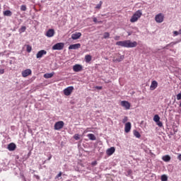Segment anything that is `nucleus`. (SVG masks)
<instances>
[{
  "label": "nucleus",
  "instance_id": "f03ea898",
  "mask_svg": "<svg viewBox=\"0 0 181 181\" xmlns=\"http://www.w3.org/2000/svg\"><path fill=\"white\" fill-rule=\"evenodd\" d=\"M142 16V11L138 10L135 12V13L132 16V18L130 19V22H136L139 18Z\"/></svg>",
  "mask_w": 181,
  "mask_h": 181
},
{
  "label": "nucleus",
  "instance_id": "de8ad7c7",
  "mask_svg": "<svg viewBox=\"0 0 181 181\" xmlns=\"http://www.w3.org/2000/svg\"><path fill=\"white\" fill-rule=\"evenodd\" d=\"M170 45H175V42H171L170 44L167 45V47H168V46H170Z\"/></svg>",
  "mask_w": 181,
  "mask_h": 181
},
{
  "label": "nucleus",
  "instance_id": "f704fd0d",
  "mask_svg": "<svg viewBox=\"0 0 181 181\" xmlns=\"http://www.w3.org/2000/svg\"><path fill=\"white\" fill-rule=\"evenodd\" d=\"M177 100L178 101L181 100V92L177 95Z\"/></svg>",
  "mask_w": 181,
  "mask_h": 181
},
{
  "label": "nucleus",
  "instance_id": "f257e3e1",
  "mask_svg": "<svg viewBox=\"0 0 181 181\" xmlns=\"http://www.w3.org/2000/svg\"><path fill=\"white\" fill-rule=\"evenodd\" d=\"M117 46H121V47L132 48L138 46V42L136 41L131 42V40L118 41L116 42Z\"/></svg>",
  "mask_w": 181,
  "mask_h": 181
},
{
  "label": "nucleus",
  "instance_id": "f8f14e48",
  "mask_svg": "<svg viewBox=\"0 0 181 181\" xmlns=\"http://www.w3.org/2000/svg\"><path fill=\"white\" fill-rule=\"evenodd\" d=\"M23 77H28V76H30L32 74V70L28 69L22 71L21 73Z\"/></svg>",
  "mask_w": 181,
  "mask_h": 181
},
{
  "label": "nucleus",
  "instance_id": "2eb2a0df",
  "mask_svg": "<svg viewBox=\"0 0 181 181\" xmlns=\"http://www.w3.org/2000/svg\"><path fill=\"white\" fill-rule=\"evenodd\" d=\"M7 149H8V151H15V149H16V144H15L14 143H10L8 145Z\"/></svg>",
  "mask_w": 181,
  "mask_h": 181
},
{
  "label": "nucleus",
  "instance_id": "bb28decb",
  "mask_svg": "<svg viewBox=\"0 0 181 181\" xmlns=\"http://www.w3.org/2000/svg\"><path fill=\"white\" fill-rule=\"evenodd\" d=\"M25 30H26V27L23 26L19 29V32L20 33H23V32H25Z\"/></svg>",
  "mask_w": 181,
  "mask_h": 181
},
{
  "label": "nucleus",
  "instance_id": "4468645a",
  "mask_svg": "<svg viewBox=\"0 0 181 181\" xmlns=\"http://www.w3.org/2000/svg\"><path fill=\"white\" fill-rule=\"evenodd\" d=\"M115 152V147H111L110 148H107L106 151V153L107 156H111Z\"/></svg>",
  "mask_w": 181,
  "mask_h": 181
},
{
  "label": "nucleus",
  "instance_id": "7ed1b4c3",
  "mask_svg": "<svg viewBox=\"0 0 181 181\" xmlns=\"http://www.w3.org/2000/svg\"><path fill=\"white\" fill-rule=\"evenodd\" d=\"M52 50H63L64 49V43L58 42L54 45L52 47Z\"/></svg>",
  "mask_w": 181,
  "mask_h": 181
},
{
  "label": "nucleus",
  "instance_id": "4be33fe9",
  "mask_svg": "<svg viewBox=\"0 0 181 181\" xmlns=\"http://www.w3.org/2000/svg\"><path fill=\"white\" fill-rule=\"evenodd\" d=\"M3 13L4 16H12V11L10 10H6Z\"/></svg>",
  "mask_w": 181,
  "mask_h": 181
},
{
  "label": "nucleus",
  "instance_id": "20e7f679",
  "mask_svg": "<svg viewBox=\"0 0 181 181\" xmlns=\"http://www.w3.org/2000/svg\"><path fill=\"white\" fill-rule=\"evenodd\" d=\"M74 90V87H73V86H69V87L66 88L64 90V95H66V96L71 95V93H73Z\"/></svg>",
  "mask_w": 181,
  "mask_h": 181
},
{
  "label": "nucleus",
  "instance_id": "49530a36",
  "mask_svg": "<svg viewBox=\"0 0 181 181\" xmlns=\"http://www.w3.org/2000/svg\"><path fill=\"white\" fill-rule=\"evenodd\" d=\"M52 154H50V155H49V157L48 159H47V160H50V159H52Z\"/></svg>",
  "mask_w": 181,
  "mask_h": 181
},
{
  "label": "nucleus",
  "instance_id": "dca6fc26",
  "mask_svg": "<svg viewBox=\"0 0 181 181\" xmlns=\"http://www.w3.org/2000/svg\"><path fill=\"white\" fill-rule=\"evenodd\" d=\"M131 122H127L125 124L124 126V132H126L127 134H128V132H129L131 131Z\"/></svg>",
  "mask_w": 181,
  "mask_h": 181
},
{
  "label": "nucleus",
  "instance_id": "4c0bfd02",
  "mask_svg": "<svg viewBox=\"0 0 181 181\" xmlns=\"http://www.w3.org/2000/svg\"><path fill=\"white\" fill-rule=\"evenodd\" d=\"M34 177H35V179H37V180H39L40 179V177L37 175H34Z\"/></svg>",
  "mask_w": 181,
  "mask_h": 181
},
{
  "label": "nucleus",
  "instance_id": "9b49d317",
  "mask_svg": "<svg viewBox=\"0 0 181 181\" xmlns=\"http://www.w3.org/2000/svg\"><path fill=\"white\" fill-rule=\"evenodd\" d=\"M73 70L74 71H75L76 73H78V71H81V70H83V66L80 65V64H75L73 66Z\"/></svg>",
  "mask_w": 181,
  "mask_h": 181
},
{
  "label": "nucleus",
  "instance_id": "c756f323",
  "mask_svg": "<svg viewBox=\"0 0 181 181\" xmlns=\"http://www.w3.org/2000/svg\"><path fill=\"white\" fill-rule=\"evenodd\" d=\"M103 37H104V39H108V37H110V33H105L103 34Z\"/></svg>",
  "mask_w": 181,
  "mask_h": 181
},
{
  "label": "nucleus",
  "instance_id": "473e14b6",
  "mask_svg": "<svg viewBox=\"0 0 181 181\" xmlns=\"http://www.w3.org/2000/svg\"><path fill=\"white\" fill-rule=\"evenodd\" d=\"M62 173L59 172L58 175H56L55 179H59V177H62Z\"/></svg>",
  "mask_w": 181,
  "mask_h": 181
},
{
  "label": "nucleus",
  "instance_id": "cd10ccee",
  "mask_svg": "<svg viewBox=\"0 0 181 181\" xmlns=\"http://www.w3.org/2000/svg\"><path fill=\"white\" fill-rule=\"evenodd\" d=\"M27 9L26 5H22L21 6V11H22L23 12H25Z\"/></svg>",
  "mask_w": 181,
  "mask_h": 181
},
{
  "label": "nucleus",
  "instance_id": "c85d7f7f",
  "mask_svg": "<svg viewBox=\"0 0 181 181\" xmlns=\"http://www.w3.org/2000/svg\"><path fill=\"white\" fill-rule=\"evenodd\" d=\"M161 180L162 181H168V176H166L165 175H163L161 176Z\"/></svg>",
  "mask_w": 181,
  "mask_h": 181
},
{
  "label": "nucleus",
  "instance_id": "e433bc0d",
  "mask_svg": "<svg viewBox=\"0 0 181 181\" xmlns=\"http://www.w3.org/2000/svg\"><path fill=\"white\" fill-rule=\"evenodd\" d=\"M173 35H174V36H177L178 35H180L179 31H174Z\"/></svg>",
  "mask_w": 181,
  "mask_h": 181
},
{
  "label": "nucleus",
  "instance_id": "79ce46f5",
  "mask_svg": "<svg viewBox=\"0 0 181 181\" xmlns=\"http://www.w3.org/2000/svg\"><path fill=\"white\" fill-rule=\"evenodd\" d=\"M90 128H87L85 131H84V134H87V132H90Z\"/></svg>",
  "mask_w": 181,
  "mask_h": 181
},
{
  "label": "nucleus",
  "instance_id": "a19ab883",
  "mask_svg": "<svg viewBox=\"0 0 181 181\" xmlns=\"http://www.w3.org/2000/svg\"><path fill=\"white\" fill-rule=\"evenodd\" d=\"M97 90H103V86H96Z\"/></svg>",
  "mask_w": 181,
  "mask_h": 181
},
{
  "label": "nucleus",
  "instance_id": "6e6552de",
  "mask_svg": "<svg viewBox=\"0 0 181 181\" xmlns=\"http://www.w3.org/2000/svg\"><path fill=\"white\" fill-rule=\"evenodd\" d=\"M156 22H158V23H162L163 22V14L159 13L156 16Z\"/></svg>",
  "mask_w": 181,
  "mask_h": 181
},
{
  "label": "nucleus",
  "instance_id": "7c9ffc66",
  "mask_svg": "<svg viewBox=\"0 0 181 181\" xmlns=\"http://www.w3.org/2000/svg\"><path fill=\"white\" fill-rule=\"evenodd\" d=\"M74 139L76 140V141H78V139H80V135H78V134H76L74 136Z\"/></svg>",
  "mask_w": 181,
  "mask_h": 181
},
{
  "label": "nucleus",
  "instance_id": "09e8293b",
  "mask_svg": "<svg viewBox=\"0 0 181 181\" xmlns=\"http://www.w3.org/2000/svg\"><path fill=\"white\" fill-rule=\"evenodd\" d=\"M178 34H179V35H181V29L179 30Z\"/></svg>",
  "mask_w": 181,
  "mask_h": 181
},
{
  "label": "nucleus",
  "instance_id": "1a4fd4ad",
  "mask_svg": "<svg viewBox=\"0 0 181 181\" xmlns=\"http://www.w3.org/2000/svg\"><path fill=\"white\" fill-rule=\"evenodd\" d=\"M81 47V44L78 43V44H74L71 45L69 47V50H76V49H80Z\"/></svg>",
  "mask_w": 181,
  "mask_h": 181
},
{
  "label": "nucleus",
  "instance_id": "f3484780",
  "mask_svg": "<svg viewBox=\"0 0 181 181\" xmlns=\"http://www.w3.org/2000/svg\"><path fill=\"white\" fill-rule=\"evenodd\" d=\"M46 36H47V37H53V36H54V30L53 29L48 30L46 33Z\"/></svg>",
  "mask_w": 181,
  "mask_h": 181
},
{
  "label": "nucleus",
  "instance_id": "0eeeda50",
  "mask_svg": "<svg viewBox=\"0 0 181 181\" xmlns=\"http://www.w3.org/2000/svg\"><path fill=\"white\" fill-rule=\"evenodd\" d=\"M45 54H47V52L45 49H41L37 53L36 57L37 59H42Z\"/></svg>",
  "mask_w": 181,
  "mask_h": 181
},
{
  "label": "nucleus",
  "instance_id": "37998d69",
  "mask_svg": "<svg viewBox=\"0 0 181 181\" xmlns=\"http://www.w3.org/2000/svg\"><path fill=\"white\" fill-rule=\"evenodd\" d=\"M177 159H178L179 160H181V154H179V155H178Z\"/></svg>",
  "mask_w": 181,
  "mask_h": 181
},
{
  "label": "nucleus",
  "instance_id": "393cba45",
  "mask_svg": "<svg viewBox=\"0 0 181 181\" xmlns=\"http://www.w3.org/2000/svg\"><path fill=\"white\" fill-rule=\"evenodd\" d=\"M134 135L136 138H141V134H139L138 131H134Z\"/></svg>",
  "mask_w": 181,
  "mask_h": 181
},
{
  "label": "nucleus",
  "instance_id": "a18cd8bd",
  "mask_svg": "<svg viewBox=\"0 0 181 181\" xmlns=\"http://www.w3.org/2000/svg\"><path fill=\"white\" fill-rule=\"evenodd\" d=\"M93 22H95V23H97V18H93Z\"/></svg>",
  "mask_w": 181,
  "mask_h": 181
},
{
  "label": "nucleus",
  "instance_id": "9d476101",
  "mask_svg": "<svg viewBox=\"0 0 181 181\" xmlns=\"http://www.w3.org/2000/svg\"><path fill=\"white\" fill-rule=\"evenodd\" d=\"M122 107H124L125 110H129L131 108V103L127 100H123L121 102Z\"/></svg>",
  "mask_w": 181,
  "mask_h": 181
},
{
  "label": "nucleus",
  "instance_id": "423d86ee",
  "mask_svg": "<svg viewBox=\"0 0 181 181\" xmlns=\"http://www.w3.org/2000/svg\"><path fill=\"white\" fill-rule=\"evenodd\" d=\"M116 56L117 58H115V57L113 58V60H112L113 63H117V62H122L125 57L124 55H121L120 54H117Z\"/></svg>",
  "mask_w": 181,
  "mask_h": 181
},
{
  "label": "nucleus",
  "instance_id": "aec40b11",
  "mask_svg": "<svg viewBox=\"0 0 181 181\" xmlns=\"http://www.w3.org/2000/svg\"><path fill=\"white\" fill-rule=\"evenodd\" d=\"M54 76V72H52L50 74H44V78H52Z\"/></svg>",
  "mask_w": 181,
  "mask_h": 181
},
{
  "label": "nucleus",
  "instance_id": "58836bf2",
  "mask_svg": "<svg viewBox=\"0 0 181 181\" xmlns=\"http://www.w3.org/2000/svg\"><path fill=\"white\" fill-rule=\"evenodd\" d=\"M97 161H93V162H92L91 163V165H92V166H95V165H97Z\"/></svg>",
  "mask_w": 181,
  "mask_h": 181
},
{
  "label": "nucleus",
  "instance_id": "c03bdc74",
  "mask_svg": "<svg viewBox=\"0 0 181 181\" xmlns=\"http://www.w3.org/2000/svg\"><path fill=\"white\" fill-rule=\"evenodd\" d=\"M115 40H119V37L116 36V37H115Z\"/></svg>",
  "mask_w": 181,
  "mask_h": 181
},
{
  "label": "nucleus",
  "instance_id": "ddd939ff",
  "mask_svg": "<svg viewBox=\"0 0 181 181\" xmlns=\"http://www.w3.org/2000/svg\"><path fill=\"white\" fill-rule=\"evenodd\" d=\"M81 37V33H75L71 35V39L73 40H77V39H80Z\"/></svg>",
  "mask_w": 181,
  "mask_h": 181
},
{
  "label": "nucleus",
  "instance_id": "b1692460",
  "mask_svg": "<svg viewBox=\"0 0 181 181\" xmlns=\"http://www.w3.org/2000/svg\"><path fill=\"white\" fill-rule=\"evenodd\" d=\"M160 119V117L159 115H156L154 116V117H153V121H154L155 122H159Z\"/></svg>",
  "mask_w": 181,
  "mask_h": 181
},
{
  "label": "nucleus",
  "instance_id": "c9c22d12",
  "mask_svg": "<svg viewBox=\"0 0 181 181\" xmlns=\"http://www.w3.org/2000/svg\"><path fill=\"white\" fill-rule=\"evenodd\" d=\"M127 121H128V117H124L122 119V122L123 124H125V122H127Z\"/></svg>",
  "mask_w": 181,
  "mask_h": 181
},
{
  "label": "nucleus",
  "instance_id": "72a5a7b5",
  "mask_svg": "<svg viewBox=\"0 0 181 181\" xmlns=\"http://www.w3.org/2000/svg\"><path fill=\"white\" fill-rule=\"evenodd\" d=\"M157 123V125L159 127H163V124L162 123V122H160V120L158 122H156Z\"/></svg>",
  "mask_w": 181,
  "mask_h": 181
},
{
  "label": "nucleus",
  "instance_id": "a878e982",
  "mask_svg": "<svg viewBox=\"0 0 181 181\" xmlns=\"http://www.w3.org/2000/svg\"><path fill=\"white\" fill-rule=\"evenodd\" d=\"M101 5H103V1H100L99 2V4L96 5L95 9H100L101 8Z\"/></svg>",
  "mask_w": 181,
  "mask_h": 181
},
{
  "label": "nucleus",
  "instance_id": "412c9836",
  "mask_svg": "<svg viewBox=\"0 0 181 181\" xmlns=\"http://www.w3.org/2000/svg\"><path fill=\"white\" fill-rule=\"evenodd\" d=\"M87 136L90 141H95V139H97L93 134H88Z\"/></svg>",
  "mask_w": 181,
  "mask_h": 181
},
{
  "label": "nucleus",
  "instance_id": "a211bd4d",
  "mask_svg": "<svg viewBox=\"0 0 181 181\" xmlns=\"http://www.w3.org/2000/svg\"><path fill=\"white\" fill-rule=\"evenodd\" d=\"M158 88V81H153L151 82V86H150V90H156V88Z\"/></svg>",
  "mask_w": 181,
  "mask_h": 181
},
{
  "label": "nucleus",
  "instance_id": "39448f33",
  "mask_svg": "<svg viewBox=\"0 0 181 181\" xmlns=\"http://www.w3.org/2000/svg\"><path fill=\"white\" fill-rule=\"evenodd\" d=\"M64 127V122L63 121L57 122L54 124V129L56 131H59L62 129V128H63Z\"/></svg>",
  "mask_w": 181,
  "mask_h": 181
},
{
  "label": "nucleus",
  "instance_id": "8fccbe9b",
  "mask_svg": "<svg viewBox=\"0 0 181 181\" xmlns=\"http://www.w3.org/2000/svg\"><path fill=\"white\" fill-rule=\"evenodd\" d=\"M128 173H132V170H129L128 171Z\"/></svg>",
  "mask_w": 181,
  "mask_h": 181
},
{
  "label": "nucleus",
  "instance_id": "6ab92c4d",
  "mask_svg": "<svg viewBox=\"0 0 181 181\" xmlns=\"http://www.w3.org/2000/svg\"><path fill=\"white\" fill-rule=\"evenodd\" d=\"M93 57H91V55L90 54H86L85 56V62L86 63H90V62H91Z\"/></svg>",
  "mask_w": 181,
  "mask_h": 181
},
{
  "label": "nucleus",
  "instance_id": "ea45409f",
  "mask_svg": "<svg viewBox=\"0 0 181 181\" xmlns=\"http://www.w3.org/2000/svg\"><path fill=\"white\" fill-rule=\"evenodd\" d=\"M5 73V69H0V74H4Z\"/></svg>",
  "mask_w": 181,
  "mask_h": 181
},
{
  "label": "nucleus",
  "instance_id": "5701e85b",
  "mask_svg": "<svg viewBox=\"0 0 181 181\" xmlns=\"http://www.w3.org/2000/svg\"><path fill=\"white\" fill-rule=\"evenodd\" d=\"M163 160H164V162H169L170 160V157L169 155L164 156H163Z\"/></svg>",
  "mask_w": 181,
  "mask_h": 181
},
{
  "label": "nucleus",
  "instance_id": "2f4dec72",
  "mask_svg": "<svg viewBox=\"0 0 181 181\" xmlns=\"http://www.w3.org/2000/svg\"><path fill=\"white\" fill-rule=\"evenodd\" d=\"M27 52L30 53L32 52V47L30 45H27Z\"/></svg>",
  "mask_w": 181,
  "mask_h": 181
}]
</instances>
